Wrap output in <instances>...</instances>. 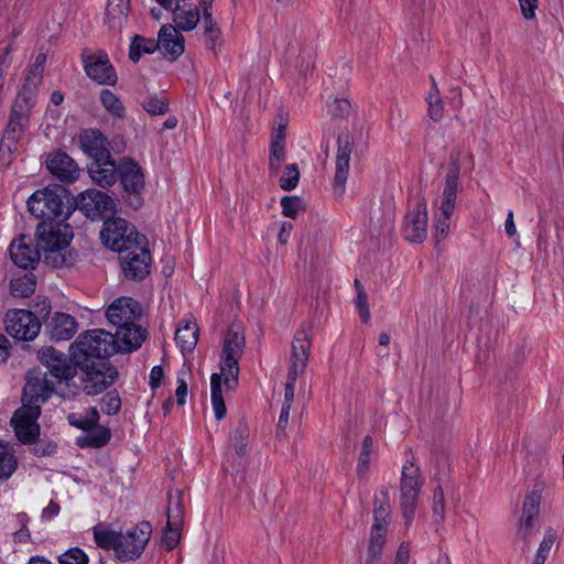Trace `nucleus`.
I'll list each match as a JSON object with an SVG mask.
<instances>
[{
    "mask_svg": "<svg viewBox=\"0 0 564 564\" xmlns=\"http://www.w3.org/2000/svg\"><path fill=\"white\" fill-rule=\"evenodd\" d=\"M130 11V0H108L105 22L112 30H121Z\"/></svg>",
    "mask_w": 564,
    "mask_h": 564,
    "instance_id": "473e14b6",
    "label": "nucleus"
},
{
    "mask_svg": "<svg viewBox=\"0 0 564 564\" xmlns=\"http://www.w3.org/2000/svg\"><path fill=\"white\" fill-rule=\"evenodd\" d=\"M35 245L30 236L20 235L14 238L9 246V254L12 262L23 269L33 270L44 258V249L39 245V238L35 236Z\"/></svg>",
    "mask_w": 564,
    "mask_h": 564,
    "instance_id": "4468645a",
    "label": "nucleus"
},
{
    "mask_svg": "<svg viewBox=\"0 0 564 564\" xmlns=\"http://www.w3.org/2000/svg\"><path fill=\"white\" fill-rule=\"evenodd\" d=\"M300 180V172L296 164H289L285 167V173L280 177V187L284 191L294 189Z\"/></svg>",
    "mask_w": 564,
    "mask_h": 564,
    "instance_id": "5fc2aeb1",
    "label": "nucleus"
},
{
    "mask_svg": "<svg viewBox=\"0 0 564 564\" xmlns=\"http://www.w3.org/2000/svg\"><path fill=\"white\" fill-rule=\"evenodd\" d=\"M46 167L63 183H73L79 177V166L66 152L55 151L47 154Z\"/></svg>",
    "mask_w": 564,
    "mask_h": 564,
    "instance_id": "412c9836",
    "label": "nucleus"
},
{
    "mask_svg": "<svg viewBox=\"0 0 564 564\" xmlns=\"http://www.w3.org/2000/svg\"><path fill=\"white\" fill-rule=\"evenodd\" d=\"M166 517L169 524L182 525L183 521V509H182V492L177 491L175 497L170 496L169 506L166 510Z\"/></svg>",
    "mask_w": 564,
    "mask_h": 564,
    "instance_id": "de8ad7c7",
    "label": "nucleus"
},
{
    "mask_svg": "<svg viewBox=\"0 0 564 564\" xmlns=\"http://www.w3.org/2000/svg\"><path fill=\"white\" fill-rule=\"evenodd\" d=\"M311 341L304 329L297 330L292 343L291 365L289 373L299 377L306 368L310 357Z\"/></svg>",
    "mask_w": 564,
    "mask_h": 564,
    "instance_id": "bb28decb",
    "label": "nucleus"
},
{
    "mask_svg": "<svg viewBox=\"0 0 564 564\" xmlns=\"http://www.w3.org/2000/svg\"><path fill=\"white\" fill-rule=\"evenodd\" d=\"M282 214L289 218H295L303 209L302 199L299 196H284L281 199Z\"/></svg>",
    "mask_w": 564,
    "mask_h": 564,
    "instance_id": "6e6d98bb",
    "label": "nucleus"
},
{
    "mask_svg": "<svg viewBox=\"0 0 564 564\" xmlns=\"http://www.w3.org/2000/svg\"><path fill=\"white\" fill-rule=\"evenodd\" d=\"M37 359L42 366L46 368V376L50 375L51 380L56 383L62 381L68 382L74 379L77 373L72 355L67 357L64 352L53 348L44 347L37 351Z\"/></svg>",
    "mask_w": 564,
    "mask_h": 564,
    "instance_id": "f8f14e48",
    "label": "nucleus"
},
{
    "mask_svg": "<svg viewBox=\"0 0 564 564\" xmlns=\"http://www.w3.org/2000/svg\"><path fill=\"white\" fill-rule=\"evenodd\" d=\"M100 102L113 118L123 119L126 117L122 101L111 90L102 89L100 91Z\"/></svg>",
    "mask_w": 564,
    "mask_h": 564,
    "instance_id": "c03bdc74",
    "label": "nucleus"
},
{
    "mask_svg": "<svg viewBox=\"0 0 564 564\" xmlns=\"http://www.w3.org/2000/svg\"><path fill=\"white\" fill-rule=\"evenodd\" d=\"M387 538L375 534L369 535V541L364 555V564H380Z\"/></svg>",
    "mask_w": 564,
    "mask_h": 564,
    "instance_id": "79ce46f5",
    "label": "nucleus"
},
{
    "mask_svg": "<svg viewBox=\"0 0 564 564\" xmlns=\"http://www.w3.org/2000/svg\"><path fill=\"white\" fill-rule=\"evenodd\" d=\"M120 267L124 276L129 280L141 281L150 274L151 254L148 243H141L119 253Z\"/></svg>",
    "mask_w": 564,
    "mask_h": 564,
    "instance_id": "2eb2a0df",
    "label": "nucleus"
},
{
    "mask_svg": "<svg viewBox=\"0 0 564 564\" xmlns=\"http://www.w3.org/2000/svg\"><path fill=\"white\" fill-rule=\"evenodd\" d=\"M250 431L249 425L245 419H240L234 427L231 434L232 446L239 457H243L247 453V444Z\"/></svg>",
    "mask_w": 564,
    "mask_h": 564,
    "instance_id": "ea45409f",
    "label": "nucleus"
},
{
    "mask_svg": "<svg viewBox=\"0 0 564 564\" xmlns=\"http://www.w3.org/2000/svg\"><path fill=\"white\" fill-rule=\"evenodd\" d=\"M73 206L74 210H80L91 220H105L116 213L113 198L97 188H88L79 193L76 198H73Z\"/></svg>",
    "mask_w": 564,
    "mask_h": 564,
    "instance_id": "1a4fd4ad",
    "label": "nucleus"
},
{
    "mask_svg": "<svg viewBox=\"0 0 564 564\" xmlns=\"http://www.w3.org/2000/svg\"><path fill=\"white\" fill-rule=\"evenodd\" d=\"M387 538L375 534L369 535V541L364 555V564H380Z\"/></svg>",
    "mask_w": 564,
    "mask_h": 564,
    "instance_id": "37998d69",
    "label": "nucleus"
},
{
    "mask_svg": "<svg viewBox=\"0 0 564 564\" xmlns=\"http://www.w3.org/2000/svg\"><path fill=\"white\" fill-rule=\"evenodd\" d=\"M6 330L15 340L31 341L41 330L39 317L26 310H13L6 315Z\"/></svg>",
    "mask_w": 564,
    "mask_h": 564,
    "instance_id": "ddd939ff",
    "label": "nucleus"
},
{
    "mask_svg": "<svg viewBox=\"0 0 564 564\" xmlns=\"http://www.w3.org/2000/svg\"><path fill=\"white\" fill-rule=\"evenodd\" d=\"M202 30L205 47L215 55L218 54L224 46L223 32L213 18L212 11H208L206 7L204 8V15L202 18Z\"/></svg>",
    "mask_w": 564,
    "mask_h": 564,
    "instance_id": "7c9ffc66",
    "label": "nucleus"
},
{
    "mask_svg": "<svg viewBox=\"0 0 564 564\" xmlns=\"http://www.w3.org/2000/svg\"><path fill=\"white\" fill-rule=\"evenodd\" d=\"M28 210L41 219L35 236L44 249V263L52 268L73 264L69 245L73 231L66 220L74 212L73 197L64 186L54 184L35 191L26 202Z\"/></svg>",
    "mask_w": 564,
    "mask_h": 564,
    "instance_id": "f257e3e1",
    "label": "nucleus"
},
{
    "mask_svg": "<svg viewBox=\"0 0 564 564\" xmlns=\"http://www.w3.org/2000/svg\"><path fill=\"white\" fill-rule=\"evenodd\" d=\"M77 327L76 318L62 312H55L52 318L46 323L50 337L55 341L70 339L77 332Z\"/></svg>",
    "mask_w": 564,
    "mask_h": 564,
    "instance_id": "cd10ccee",
    "label": "nucleus"
},
{
    "mask_svg": "<svg viewBox=\"0 0 564 564\" xmlns=\"http://www.w3.org/2000/svg\"><path fill=\"white\" fill-rule=\"evenodd\" d=\"M239 360L220 357V373H213L210 377L212 405L217 421L226 416L227 409L221 390V377H225L227 390H235L238 384Z\"/></svg>",
    "mask_w": 564,
    "mask_h": 564,
    "instance_id": "0eeeda50",
    "label": "nucleus"
},
{
    "mask_svg": "<svg viewBox=\"0 0 564 564\" xmlns=\"http://www.w3.org/2000/svg\"><path fill=\"white\" fill-rule=\"evenodd\" d=\"M433 512L436 517L443 518L444 514V492L442 486H437L433 494Z\"/></svg>",
    "mask_w": 564,
    "mask_h": 564,
    "instance_id": "680f3d73",
    "label": "nucleus"
},
{
    "mask_svg": "<svg viewBox=\"0 0 564 564\" xmlns=\"http://www.w3.org/2000/svg\"><path fill=\"white\" fill-rule=\"evenodd\" d=\"M521 13L524 19L531 20L535 18V10L538 8V0H518Z\"/></svg>",
    "mask_w": 564,
    "mask_h": 564,
    "instance_id": "69168bd1",
    "label": "nucleus"
},
{
    "mask_svg": "<svg viewBox=\"0 0 564 564\" xmlns=\"http://www.w3.org/2000/svg\"><path fill=\"white\" fill-rule=\"evenodd\" d=\"M556 540V533L554 530L552 529H549L545 534H544V538L542 540V542L540 543V546L538 549V553L540 554H543L545 555V557H547L554 542Z\"/></svg>",
    "mask_w": 564,
    "mask_h": 564,
    "instance_id": "e2e57ef3",
    "label": "nucleus"
},
{
    "mask_svg": "<svg viewBox=\"0 0 564 564\" xmlns=\"http://www.w3.org/2000/svg\"><path fill=\"white\" fill-rule=\"evenodd\" d=\"M152 533L150 522L138 523L126 533L120 532V539L116 547V556L122 561H134L139 558L145 545L149 543Z\"/></svg>",
    "mask_w": 564,
    "mask_h": 564,
    "instance_id": "9b49d317",
    "label": "nucleus"
},
{
    "mask_svg": "<svg viewBox=\"0 0 564 564\" xmlns=\"http://www.w3.org/2000/svg\"><path fill=\"white\" fill-rule=\"evenodd\" d=\"M119 539L120 532L110 530L100 524L94 528V541L100 549L113 550L116 552Z\"/></svg>",
    "mask_w": 564,
    "mask_h": 564,
    "instance_id": "a19ab883",
    "label": "nucleus"
},
{
    "mask_svg": "<svg viewBox=\"0 0 564 564\" xmlns=\"http://www.w3.org/2000/svg\"><path fill=\"white\" fill-rule=\"evenodd\" d=\"M159 43L154 39H147L141 35H135L131 41L129 48V58L137 63L142 54H151L158 50Z\"/></svg>",
    "mask_w": 564,
    "mask_h": 564,
    "instance_id": "58836bf2",
    "label": "nucleus"
},
{
    "mask_svg": "<svg viewBox=\"0 0 564 564\" xmlns=\"http://www.w3.org/2000/svg\"><path fill=\"white\" fill-rule=\"evenodd\" d=\"M423 482L424 479L421 476L420 468L411 462L406 463L401 474L400 505L403 518L408 524L414 519L417 498Z\"/></svg>",
    "mask_w": 564,
    "mask_h": 564,
    "instance_id": "6e6552de",
    "label": "nucleus"
},
{
    "mask_svg": "<svg viewBox=\"0 0 564 564\" xmlns=\"http://www.w3.org/2000/svg\"><path fill=\"white\" fill-rule=\"evenodd\" d=\"M181 538V525H172L166 522L164 533L162 536V543L166 547V550H173L180 541Z\"/></svg>",
    "mask_w": 564,
    "mask_h": 564,
    "instance_id": "13d9d810",
    "label": "nucleus"
},
{
    "mask_svg": "<svg viewBox=\"0 0 564 564\" xmlns=\"http://www.w3.org/2000/svg\"><path fill=\"white\" fill-rule=\"evenodd\" d=\"M80 369V387L88 395H96L110 387L118 377L110 361L75 364Z\"/></svg>",
    "mask_w": 564,
    "mask_h": 564,
    "instance_id": "423d86ee",
    "label": "nucleus"
},
{
    "mask_svg": "<svg viewBox=\"0 0 564 564\" xmlns=\"http://www.w3.org/2000/svg\"><path fill=\"white\" fill-rule=\"evenodd\" d=\"M88 555L80 547H70L58 556L59 564H88Z\"/></svg>",
    "mask_w": 564,
    "mask_h": 564,
    "instance_id": "603ef678",
    "label": "nucleus"
},
{
    "mask_svg": "<svg viewBox=\"0 0 564 564\" xmlns=\"http://www.w3.org/2000/svg\"><path fill=\"white\" fill-rule=\"evenodd\" d=\"M541 495L532 491L525 497L522 507V516L519 520L517 540L522 541L525 547L529 546V538L535 532L540 513Z\"/></svg>",
    "mask_w": 564,
    "mask_h": 564,
    "instance_id": "aec40b11",
    "label": "nucleus"
},
{
    "mask_svg": "<svg viewBox=\"0 0 564 564\" xmlns=\"http://www.w3.org/2000/svg\"><path fill=\"white\" fill-rule=\"evenodd\" d=\"M199 328L192 319L184 318L175 332V341L183 354L191 352L197 345Z\"/></svg>",
    "mask_w": 564,
    "mask_h": 564,
    "instance_id": "2f4dec72",
    "label": "nucleus"
},
{
    "mask_svg": "<svg viewBox=\"0 0 564 564\" xmlns=\"http://www.w3.org/2000/svg\"><path fill=\"white\" fill-rule=\"evenodd\" d=\"M200 20L199 11L196 7L177 6L173 10V21L177 29L183 31L194 30Z\"/></svg>",
    "mask_w": 564,
    "mask_h": 564,
    "instance_id": "f704fd0d",
    "label": "nucleus"
},
{
    "mask_svg": "<svg viewBox=\"0 0 564 564\" xmlns=\"http://www.w3.org/2000/svg\"><path fill=\"white\" fill-rule=\"evenodd\" d=\"M83 65L86 75L99 85H116L118 77L106 52L99 51L83 54Z\"/></svg>",
    "mask_w": 564,
    "mask_h": 564,
    "instance_id": "6ab92c4d",
    "label": "nucleus"
},
{
    "mask_svg": "<svg viewBox=\"0 0 564 564\" xmlns=\"http://www.w3.org/2000/svg\"><path fill=\"white\" fill-rule=\"evenodd\" d=\"M373 522L370 529V534L386 536L388 527L391 521V508L389 489L381 487L375 496L373 500Z\"/></svg>",
    "mask_w": 564,
    "mask_h": 564,
    "instance_id": "5701e85b",
    "label": "nucleus"
},
{
    "mask_svg": "<svg viewBox=\"0 0 564 564\" xmlns=\"http://www.w3.org/2000/svg\"><path fill=\"white\" fill-rule=\"evenodd\" d=\"M122 351V345L110 332L90 329L80 334L70 345L69 352L75 364L109 361V357Z\"/></svg>",
    "mask_w": 564,
    "mask_h": 564,
    "instance_id": "7ed1b4c3",
    "label": "nucleus"
},
{
    "mask_svg": "<svg viewBox=\"0 0 564 564\" xmlns=\"http://www.w3.org/2000/svg\"><path fill=\"white\" fill-rule=\"evenodd\" d=\"M34 105V95L21 89L14 100L11 112L20 118H29V112Z\"/></svg>",
    "mask_w": 564,
    "mask_h": 564,
    "instance_id": "49530a36",
    "label": "nucleus"
},
{
    "mask_svg": "<svg viewBox=\"0 0 564 564\" xmlns=\"http://www.w3.org/2000/svg\"><path fill=\"white\" fill-rule=\"evenodd\" d=\"M118 181L124 195L130 199L129 204L135 209L139 208L143 203L141 192L145 185L141 165L129 156L121 158L119 160Z\"/></svg>",
    "mask_w": 564,
    "mask_h": 564,
    "instance_id": "9d476101",
    "label": "nucleus"
},
{
    "mask_svg": "<svg viewBox=\"0 0 564 564\" xmlns=\"http://www.w3.org/2000/svg\"><path fill=\"white\" fill-rule=\"evenodd\" d=\"M100 240L107 248L118 253L137 248L141 243H148L147 237L141 235L134 225L120 217H109L104 220Z\"/></svg>",
    "mask_w": 564,
    "mask_h": 564,
    "instance_id": "39448f33",
    "label": "nucleus"
},
{
    "mask_svg": "<svg viewBox=\"0 0 564 564\" xmlns=\"http://www.w3.org/2000/svg\"><path fill=\"white\" fill-rule=\"evenodd\" d=\"M100 404L105 414L115 415L121 409V399L117 391H110L100 399Z\"/></svg>",
    "mask_w": 564,
    "mask_h": 564,
    "instance_id": "864d4df0",
    "label": "nucleus"
},
{
    "mask_svg": "<svg viewBox=\"0 0 564 564\" xmlns=\"http://www.w3.org/2000/svg\"><path fill=\"white\" fill-rule=\"evenodd\" d=\"M11 348L12 346L10 340L3 334H0V365L4 364L9 359Z\"/></svg>",
    "mask_w": 564,
    "mask_h": 564,
    "instance_id": "774afa93",
    "label": "nucleus"
},
{
    "mask_svg": "<svg viewBox=\"0 0 564 564\" xmlns=\"http://www.w3.org/2000/svg\"><path fill=\"white\" fill-rule=\"evenodd\" d=\"M373 447V441L370 435H367L362 440L361 451L358 458L357 464V473L358 474H365L369 469L370 465V455Z\"/></svg>",
    "mask_w": 564,
    "mask_h": 564,
    "instance_id": "3c124183",
    "label": "nucleus"
},
{
    "mask_svg": "<svg viewBox=\"0 0 564 564\" xmlns=\"http://www.w3.org/2000/svg\"><path fill=\"white\" fill-rule=\"evenodd\" d=\"M156 43L158 50L170 61L178 58L185 50L183 35L171 24L161 28Z\"/></svg>",
    "mask_w": 564,
    "mask_h": 564,
    "instance_id": "393cba45",
    "label": "nucleus"
},
{
    "mask_svg": "<svg viewBox=\"0 0 564 564\" xmlns=\"http://www.w3.org/2000/svg\"><path fill=\"white\" fill-rule=\"evenodd\" d=\"M36 288V278L33 273H24L22 276L15 278L10 283L11 294L14 297H29Z\"/></svg>",
    "mask_w": 564,
    "mask_h": 564,
    "instance_id": "4c0bfd02",
    "label": "nucleus"
},
{
    "mask_svg": "<svg viewBox=\"0 0 564 564\" xmlns=\"http://www.w3.org/2000/svg\"><path fill=\"white\" fill-rule=\"evenodd\" d=\"M142 107L152 116H161L169 111V101L164 97L152 95L143 100Z\"/></svg>",
    "mask_w": 564,
    "mask_h": 564,
    "instance_id": "8fccbe9b",
    "label": "nucleus"
},
{
    "mask_svg": "<svg viewBox=\"0 0 564 564\" xmlns=\"http://www.w3.org/2000/svg\"><path fill=\"white\" fill-rule=\"evenodd\" d=\"M18 468V459L12 447L0 442V480H8Z\"/></svg>",
    "mask_w": 564,
    "mask_h": 564,
    "instance_id": "e433bc0d",
    "label": "nucleus"
},
{
    "mask_svg": "<svg viewBox=\"0 0 564 564\" xmlns=\"http://www.w3.org/2000/svg\"><path fill=\"white\" fill-rule=\"evenodd\" d=\"M246 346L243 327L240 323H232L224 337L220 357L240 360Z\"/></svg>",
    "mask_w": 564,
    "mask_h": 564,
    "instance_id": "c756f323",
    "label": "nucleus"
},
{
    "mask_svg": "<svg viewBox=\"0 0 564 564\" xmlns=\"http://www.w3.org/2000/svg\"><path fill=\"white\" fill-rule=\"evenodd\" d=\"M355 148V139L349 132H341L337 137V151L335 162L334 193L341 196L349 174L350 155Z\"/></svg>",
    "mask_w": 564,
    "mask_h": 564,
    "instance_id": "f3484780",
    "label": "nucleus"
},
{
    "mask_svg": "<svg viewBox=\"0 0 564 564\" xmlns=\"http://www.w3.org/2000/svg\"><path fill=\"white\" fill-rule=\"evenodd\" d=\"M163 378H164L163 368L161 366H154L150 372L149 384H150L151 389L152 390L158 389L161 386Z\"/></svg>",
    "mask_w": 564,
    "mask_h": 564,
    "instance_id": "338daca9",
    "label": "nucleus"
},
{
    "mask_svg": "<svg viewBox=\"0 0 564 564\" xmlns=\"http://www.w3.org/2000/svg\"><path fill=\"white\" fill-rule=\"evenodd\" d=\"M432 80V91L429 93L426 96L427 101V112L429 117L435 121L438 122L442 120L444 116V102L441 98L440 91L437 89L436 83L434 77H431Z\"/></svg>",
    "mask_w": 564,
    "mask_h": 564,
    "instance_id": "a18cd8bd",
    "label": "nucleus"
},
{
    "mask_svg": "<svg viewBox=\"0 0 564 564\" xmlns=\"http://www.w3.org/2000/svg\"><path fill=\"white\" fill-rule=\"evenodd\" d=\"M87 170L94 184L108 188L118 181L119 162L116 163L111 155H109V158L91 161Z\"/></svg>",
    "mask_w": 564,
    "mask_h": 564,
    "instance_id": "b1692460",
    "label": "nucleus"
},
{
    "mask_svg": "<svg viewBox=\"0 0 564 564\" xmlns=\"http://www.w3.org/2000/svg\"><path fill=\"white\" fill-rule=\"evenodd\" d=\"M351 112V104L346 98H337L330 106V113L333 117L345 118Z\"/></svg>",
    "mask_w": 564,
    "mask_h": 564,
    "instance_id": "bf43d9fd",
    "label": "nucleus"
},
{
    "mask_svg": "<svg viewBox=\"0 0 564 564\" xmlns=\"http://www.w3.org/2000/svg\"><path fill=\"white\" fill-rule=\"evenodd\" d=\"M460 176V152L454 151L449 156V165L444 180V188L437 212L435 213V236L436 239H444L447 237L451 225V217L455 210V204L459 187Z\"/></svg>",
    "mask_w": 564,
    "mask_h": 564,
    "instance_id": "20e7f679",
    "label": "nucleus"
},
{
    "mask_svg": "<svg viewBox=\"0 0 564 564\" xmlns=\"http://www.w3.org/2000/svg\"><path fill=\"white\" fill-rule=\"evenodd\" d=\"M29 121V118H20L10 113V119L7 128L4 129L1 142H0V156L11 154L18 149L19 140L21 139L24 126Z\"/></svg>",
    "mask_w": 564,
    "mask_h": 564,
    "instance_id": "c85d7f7f",
    "label": "nucleus"
},
{
    "mask_svg": "<svg viewBox=\"0 0 564 564\" xmlns=\"http://www.w3.org/2000/svg\"><path fill=\"white\" fill-rule=\"evenodd\" d=\"M111 438V432L109 427L99 425L88 430L84 436L77 440V444L80 447L100 448L109 443Z\"/></svg>",
    "mask_w": 564,
    "mask_h": 564,
    "instance_id": "72a5a7b5",
    "label": "nucleus"
},
{
    "mask_svg": "<svg viewBox=\"0 0 564 564\" xmlns=\"http://www.w3.org/2000/svg\"><path fill=\"white\" fill-rule=\"evenodd\" d=\"M297 377L288 375L285 389H284V401L282 405L292 406L294 400L295 382Z\"/></svg>",
    "mask_w": 564,
    "mask_h": 564,
    "instance_id": "0e129e2a",
    "label": "nucleus"
},
{
    "mask_svg": "<svg viewBox=\"0 0 564 564\" xmlns=\"http://www.w3.org/2000/svg\"><path fill=\"white\" fill-rule=\"evenodd\" d=\"M55 382L37 370L30 371L23 387L22 404L40 406L45 403L55 389Z\"/></svg>",
    "mask_w": 564,
    "mask_h": 564,
    "instance_id": "a211bd4d",
    "label": "nucleus"
},
{
    "mask_svg": "<svg viewBox=\"0 0 564 564\" xmlns=\"http://www.w3.org/2000/svg\"><path fill=\"white\" fill-rule=\"evenodd\" d=\"M141 315V305L130 296L113 300L106 310L107 321L116 327L115 336L121 343L124 352L137 350L147 338V329L138 324Z\"/></svg>",
    "mask_w": 564,
    "mask_h": 564,
    "instance_id": "f03ea898",
    "label": "nucleus"
},
{
    "mask_svg": "<svg viewBox=\"0 0 564 564\" xmlns=\"http://www.w3.org/2000/svg\"><path fill=\"white\" fill-rule=\"evenodd\" d=\"M40 414V406L23 404L13 413L10 424L22 444H32L40 436V425L37 423Z\"/></svg>",
    "mask_w": 564,
    "mask_h": 564,
    "instance_id": "dca6fc26",
    "label": "nucleus"
},
{
    "mask_svg": "<svg viewBox=\"0 0 564 564\" xmlns=\"http://www.w3.org/2000/svg\"><path fill=\"white\" fill-rule=\"evenodd\" d=\"M356 307L359 312L360 318L364 323H368L370 319V311L368 306V296L365 290H359L356 297Z\"/></svg>",
    "mask_w": 564,
    "mask_h": 564,
    "instance_id": "052dcab7",
    "label": "nucleus"
},
{
    "mask_svg": "<svg viewBox=\"0 0 564 564\" xmlns=\"http://www.w3.org/2000/svg\"><path fill=\"white\" fill-rule=\"evenodd\" d=\"M31 445V452L37 457L53 456L57 451V445L55 442L50 440H39L34 441Z\"/></svg>",
    "mask_w": 564,
    "mask_h": 564,
    "instance_id": "4d7b16f0",
    "label": "nucleus"
},
{
    "mask_svg": "<svg viewBox=\"0 0 564 564\" xmlns=\"http://www.w3.org/2000/svg\"><path fill=\"white\" fill-rule=\"evenodd\" d=\"M426 202L423 200L416 208L410 210L403 223L404 238L411 242H422L427 236Z\"/></svg>",
    "mask_w": 564,
    "mask_h": 564,
    "instance_id": "4be33fe9",
    "label": "nucleus"
},
{
    "mask_svg": "<svg viewBox=\"0 0 564 564\" xmlns=\"http://www.w3.org/2000/svg\"><path fill=\"white\" fill-rule=\"evenodd\" d=\"M100 415L95 406L88 408L84 413H69L67 421L69 425L87 432L99 422Z\"/></svg>",
    "mask_w": 564,
    "mask_h": 564,
    "instance_id": "c9c22d12",
    "label": "nucleus"
},
{
    "mask_svg": "<svg viewBox=\"0 0 564 564\" xmlns=\"http://www.w3.org/2000/svg\"><path fill=\"white\" fill-rule=\"evenodd\" d=\"M80 148L89 158L99 160L101 158H109L110 142L108 139L96 129H86L79 134Z\"/></svg>",
    "mask_w": 564,
    "mask_h": 564,
    "instance_id": "a878e982",
    "label": "nucleus"
},
{
    "mask_svg": "<svg viewBox=\"0 0 564 564\" xmlns=\"http://www.w3.org/2000/svg\"><path fill=\"white\" fill-rule=\"evenodd\" d=\"M285 142L271 141L270 142V156L269 169L276 173L285 160Z\"/></svg>",
    "mask_w": 564,
    "mask_h": 564,
    "instance_id": "09e8293b",
    "label": "nucleus"
}]
</instances>
